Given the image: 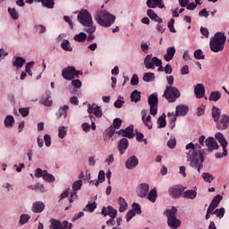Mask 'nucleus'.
Segmentation results:
<instances>
[{
	"instance_id": "1",
	"label": "nucleus",
	"mask_w": 229,
	"mask_h": 229,
	"mask_svg": "<svg viewBox=\"0 0 229 229\" xmlns=\"http://www.w3.org/2000/svg\"><path fill=\"white\" fill-rule=\"evenodd\" d=\"M186 149L188 150L187 162H191V167L197 169L198 173H201V167H203V163L205 162V157L201 153V147L190 142L186 145Z\"/></svg>"
},
{
	"instance_id": "2",
	"label": "nucleus",
	"mask_w": 229,
	"mask_h": 229,
	"mask_svg": "<svg viewBox=\"0 0 229 229\" xmlns=\"http://www.w3.org/2000/svg\"><path fill=\"white\" fill-rule=\"evenodd\" d=\"M105 5L101 6V9H97L93 17L97 24L103 26L104 28H110L114 22H115V15L110 13L108 11L104 10Z\"/></svg>"
},
{
	"instance_id": "3",
	"label": "nucleus",
	"mask_w": 229,
	"mask_h": 229,
	"mask_svg": "<svg viewBox=\"0 0 229 229\" xmlns=\"http://www.w3.org/2000/svg\"><path fill=\"white\" fill-rule=\"evenodd\" d=\"M226 42V36L223 32H216L214 37H211L209 41V47L213 53H219L225 49Z\"/></svg>"
},
{
	"instance_id": "4",
	"label": "nucleus",
	"mask_w": 229,
	"mask_h": 229,
	"mask_svg": "<svg viewBox=\"0 0 229 229\" xmlns=\"http://www.w3.org/2000/svg\"><path fill=\"white\" fill-rule=\"evenodd\" d=\"M178 208L176 207H172L169 209H166L164 213V216L167 217V225L171 229H178L182 226V221L176 217V213Z\"/></svg>"
},
{
	"instance_id": "5",
	"label": "nucleus",
	"mask_w": 229,
	"mask_h": 229,
	"mask_svg": "<svg viewBox=\"0 0 229 229\" xmlns=\"http://www.w3.org/2000/svg\"><path fill=\"white\" fill-rule=\"evenodd\" d=\"M77 19L84 28H90L94 25V21L92 20V14L87 9H81L77 16Z\"/></svg>"
},
{
	"instance_id": "6",
	"label": "nucleus",
	"mask_w": 229,
	"mask_h": 229,
	"mask_svg": "<svg viewBox=\"0 0 229 229\" xmlns=\"http://www.w3.org/2000/svg\"><path fill=\"white\" fill-rule=\"evenodd\" d=\"M163 96L166 98L168 103H174L176 99L180 98L181 93L176 87L166 86Z\"/></svg>"
},
{
	"instance_id": "7",
	"label": "nucleus",
	"mask_w": 229,
	"mask_h": 229,
	"mask_svg": "<svg viewBox=\"0 0 229 229\" xmlns=\"http://www.w3.org/2000/svg\"><path fill=\"white\" fill-rule=\"evenodd\" d=\"M215 139L218 140L220 146L223 148V153L217 152L216 154V158H223V157H226L228 155V150H226V146H228V141L226 140V138H225V135L221 132H216L215 135Z\"/></svg>"
},
{
	"instance_id": "8",
	"label": "nucleus",
	"mask_w": 229,
	"mask_h": 229,
	"mask_svg": "<svg viewBox=\"0 0 229 229\" xmlns=\"http://www.w3.org/2000/svg\"><path fill=\"white\" fill-rule=\"evenodd\" d=\"M62 76L64 80L71 81L74 78H79L80 72L76 71L74 66H67L62 70Z\"/></svg>"
},
{
	"instance_id": "9",
	"label": "nucleus",
	"mask_w": 229,
	"mask_h": 229,
	"mask_svg": "<svg viewBox=\"0 0 229 229\" xmlns=\"http://www.w3.org/2000/svg\"><path fill=\"white\" fill-rule=\"evenodd\" d=\"M148 105L150 106V115H157L158 114V95L157 93H153L148 97Z\"/></svg>"
},
{
	"instance_id": "10",
	"label": "nucleus",
	"mask_w": 229,
	"mask_h": 229,
	"mask_svg": "<svg viewBox=\"0 0 229 229\" xmlns=\"http://www.w3.org/2000/svg\"><path fill=\"white\" fill-rule=\"evenodd\" d=\"M144 65L146 69H155L156 67H160L162 65V60L158 57H152L151 55H148L144 59Z\"/></svg>"
},
{
	"instance_id": "11",
	"label": "nucleus",
	"mask_w": 229,
	"mask_h": 229,
	"mask_svg": "<svg viewBox=\"0 0 229 229\" xmlns=\"http://www.w3.org/2000/svg\"><path fill=\"white\" fill-rule=\"evenodd\" d=\"M83 185V182L81 180H77L72 183V192L71 194L69 202L73 203L74 199H78V191L81 190V186Z\"/></svg>"
},
{
	"instance_id": "12",
	"label": "nucleus",
	"mask_w": 229,
	"mask_h": 229,
	"mask_svg": "<svg viewBox=\"0 0 229 229\" xmlns=\"http://www.w3.org/2000/svg\"><path fill=\"white\" fill-rule=\"evenodd\" d=\"M88 113L89 114V119H92V114H94L95 117H103V110L99 106L96 104L88 105Z\"/></svg>"
},
{
	"instance_id": "13",
	"label": "nucleus",
	"mask_w": 229,
	"mask_h": 229,
	"mask_svg": "<svg viewBox=\"0 0 229 229\" xmlns=\"http://www.w3.org/2000/svg\"><path fill=\"white\" fill-rule=\"evenodd\" d=\"M51 229H71L72 228V225L69 224L67 221H64L63 223H60V221L52 219L51 220V225H50Z\"/></svg>"
},
{
	"instance_id": "14",
	"label": "nucleus",
	"mask_w": 229,
	"mask_h": 229,
	"mask_svg": "<svg viewBox=\"0 0 229 229\" xmlns=\"http://www.w3.org/2000/svg\"><path fill=\"white\" fill-rule=\"evenodd\" d=\"M149 192V185L148 183H140L138 185L136 193L139 198H146Z\"/></svg>"
},
{
	"instance_id": "15",
	"label": "nucleus",
	"mask_w": 229,
	"mask_h": 229,
	"mask_svg": "<svg viewBox=\"0 0 229 229\" xmlns=\"http://www.w3.org/2000/svg\"><path fill=\"white\" fill-rule=\"evenodd\" d=\"M141 120L145 126L151 130L153 128V121H151V115L148 114V110L143 109L141 111Z\"/></svg>"
},
{
	"instance_id": "16",
	"label": "nucleus",
	"mask_w": 229,
	"mask_h": 229,
	"mask_svg": "<svg viewBox=\"0 0 229 229\" xmlns=\"http://www.w3.org/2000/svg\"><path fill=\"white\" fill-rule=\"evenodd\" d=\"M118 135H122V137H127L128 139H133L135 137V134H133V125H130L125 130L121 129L117 131Z\"/></svg>"
},
{
	"instance_id": "17",
	"label": "nucleus",
	"mask_w": 229,
	"mask_h": 229,
	"mask_svg": "<svg viewBox=\"0 0 229 229\" xmlns=\"http://www.w3.org/2000/svg\"><path fill=\"white\" fill-rule=\"evenodd\" d=\"M139 165V158L135 156L130 157L125 162V167L129 170L135 169Z\"/></svg>"
},
{
	"instance_id": "18",
	"label": "nucleus",
	"mask_w": 229,
	"mask_h": 229,
	"mask_svg": "<svg viewBox=\"0 0 229 229\" xmlns=\"http://www.w3.org/2000/svg\"><path fill=\"white\" fill-rule=\"evenodd\" d=\"M103 216H109V217L115 219L117 217V210L112 208V206L104 207L102 208Z\"/></svg>"
},
{
	"instance_id": "19",
	"label": "nucleus",
	"mask_w": 229,
	"mask_h": 229,
	"mask_svg": "<svg viewBox=\"0 0 229 229\" xmlns=\"http://www.w3.org/2000/svg\"><path fill=\"white\" fill-rule=\"evenodd\" d=\"M206 146L209 151H214V149H219V145L214 137H208L206 139Z\"/></svg>"
},
{
	"instance_id": "20",
	"label": "nucleus",
	"mask_w": 229,
	"mask_h": 229,
	"mask_svg": "<svg viewBox=\"0 0 229 229\" xmlns=\"http://www.w3.org/2000/svg\"><path fill=\"white\" fill-rule=\"evenodd\" d=\"M194 94L197 99H201V98H205V86L201 83H199L194 88Z\"/></svg>"
},
{
	"instance_id": "21",
	"label": "nucleus",
	"mask_w": 229,
	"mask_h": 229,
	"mask_svg": "<svg viewBox=\"0 0 229 229\" xmlns=\"http://www.w3.org/2000/svg\"><path fill=\"white\" fill-rule=\"evenodd\" d=\"M129 142L128 139L123 138L118 142V151L120 155H124L126 153V150L128 149Z\"/></svg>"
},
{
	"instance_id": "22",
	"label": "nucleus",
	"mask_w": 229,
	"mask_h": 229,
	"mask_svg": "<svg viewBox=\"0 0 229 229\" xmlns=\"http://www.w3.org/2000/svg\"><path fill=\"white\" fill-rule=\"evenodd\" d=\"M147 6L148 8H165V4H164L163 0H148Z\"/></svg>"
},
{
	"instance_id": "23",
	"label": "nucleus",
	"mask_w": 229,
	"mask_h": 229,
	"mask_svg": "<svg viewBox=\"0 0 229 229\" xmlns=\"http://www.w3.org/2000/svg\"><path fill=\"white\" fill-rule=\"evenodd\" d=\"M44 208H46V204L42 201H36L32 204L31 210L35 214H40L41 212H44Z\"/></svg>"
},
{
	"instance_id": "24",
	"label": "nucleus",
	"mask_w": 229,
	"mask_h": 229,
	"mask_svg": "<svg viewBox=\"0 0 229 229\" xmlns=\"http://www.w3.org/2000/svg\"><path fill=\"white\" fill-rule=\"evenodd\" d=\"M67 112H69V106L64 105L61 106L58 111L56 112L55 115L57 119H62V117H64V119L67 118Z\"/></svg>"
},
{
	"instance_id": "25",
	"label": "nucleus",
	"mask_w": 229,
	"mask_h": 229,
	"mask_svg": "<svg viewBox=\"0 0 229 229\" xmlns=\"http://www.w3.org/2000/svg\"><path fill=\"white\" fill-rule=\"evenodd\" d=\"M171 198H180L182 196V188L179 186H172L168 190Z\"/></svg>"
},
{
	"instance_id": "26",
	"label": "nucleus",
	"mask_w": 229,
	"mask_h": 229,
	"mask_svg": "<svg viewBox=\"0 0 229 229\" xmlns=\"http://www.w3.org/2000/svg\"><path fill=\"white\" fill-rule=\"evenodd\" d=\"M174 55H176V48H174V47H170L166 49V54L164 55V59L165 62H171V60L174 58Z\"/></svg>"
},
{
	"instance_id": "27",
	"label": "nucleus",
	"mask_w": 229,
	"mask_h": 229,
	"mask_svg": "<svg viewBox=\"0 0 229 229\" xmlns=\"http://www.w3.org/2000/svg\"><path fill=\"white\" fill-rule=\"evenodd\" d=\"M187 112H189V107L184 105H179L176 106L175 114L178 117H183V115H187Z\"/></svg>"
},
{
	"instance_id": "28",
	"label": "nucleus",
	"mask_w": 229,
	"mask_h": 229,
	"mask_svg": "<svg viewBox=\"0 0 229 229\" xmlns=\"http://www.w3.org/2000/svg\"><path fill=\"white\" fill-rule=\"evenodd\" d=\"M223 199V196L221 195H216L213 198V199L211 200L208 208H210L211 210H216V208H217V207H219V203H221V200Z\"/></svg>"
},
{
	"instance_id": "29",
	"label": "nucleus",
	"mask_w": 229,
	"mask_h": 229,
	"mask_svg": "<svg viewBox=\"0 0 229 229\" xmlns=\"http://www.w3.org/2000/svg\"><path fill=\"white\" fill-rule=\"evenodd\" d=\"M96 25H93L91 27H88L85 29L86 33H88V37L86 38L88 42H92V40H94L95 36L94 33L96 32Z\"/></svg>"
},
{
	"instance_id": "30",
	"label": "nucleus",
	"mask_w": 229,
	"mask_h": 229,
	"mask_svg": "<svg viewBox=\"0 0 229 229\" xmlns=\"http://www.w3.org/2000/svg\"><path fill=\"white\" fill-rule=\"evenodd\" d=\"M198 196V191L196 190H187L182 193V197L186 199H196Z\"/></svg>"
},
{
	"instance_id": "31",
	"label": "nucleus",
	"mask_w": 229,
	"mask_h": 229,
	"mask_svg": "<svg viewBox=\"0 0 229 229\" xmlns=\"http://www.w3.org/2000/svg\"><path fill=\"white\" fill-rule=\"evenodd\" d=\"M147 15L151 19V21H155L156 22H158L159 24L162 23V18L158 17L157 13H155V11L149 9L147 11Z\"/></svg>"
},
{
	"instance_id": "32",
	"label": "nucleus",
	"mask_w": 229,
	"mask_h": 229,
	"mask_svg": "<svg viewBox=\"0 0 229 229\" xmlns=\"http://www.w3.org/2000/svg\"><path fill=\"white\" fill-rule=\"evenodd\" d=\"M119 203V212H125L128 209V202H126V199L123 197H119L118 199Z\"/></svg>"
},
{
	"instance_id": "33",
	"label": "nucleus",
	"mask_w": 229,
	"mask_h": 229,
	"mask_svg": "<svg viewBox=\"0 0 229 229\" xmlns=\"http://www.w3.org/2000/svg\"><path fill=\"white\" fill-rule=\"evenodd\" d=\"M30 219H31V216L28 214H21L18 222L19 226H24V225L30 222Z\"/></svg>"
},
{
	"instance_id": "34",
	"label": "nucleus",
	"mask_w": 229,
	"mask_h": 229,
	"mask_svg": "<svg viewBox=\"0 0 229 229\" xmlns=\"http://www.w3.org/2000/svg\"><path fill=\"white\" fill-rule=\"evenodd\" d=\"M15 123V119L13 115L8 114L4 121L5 128H12L13 123Z\"/></svg>"
},
{
	"instance_id": "35",
	"label": "nucleus",
	"mask_w": 229,
	"mask_h": 229,
	"mask_svg": "<svg viewBox=\"0 0 229 229\" xmlns=\"http://www.w3.org/2000/svg\"><path fill=\"white\" fill-rule=\"evenodd\" d=\"M73 40H75V42L83 43L85 42V40H87V34L85 32H81L79 34H76L73 37Z\"/></svg>"
},
{
	"instance_id": "36",
	"label": "nucleus",
	"mask_w": 229,
	"mask_h": 229,
	"mask_svg": "<svg viewBox=\"0 0 229 229\" xmlns=\"http://www.w3.org/2000/svg\"><path fill=\"white\" fill-rule=\"evenodd\" d=\"M157 189L151 190L146 196V198H148V201H151V203H155V201H157Z\"/></svg>"
},
{
	"instance_id": "37",
	"label": "nucleus",
	"mask_w": 229,
	"mask_h": 229,
	"mask_svg": "<svg viewBox=\"0 0 229 229\" xmlns=\"http://www.w3.org/2000/svg\"><path fill=\"white\" fill-rule=\"evenodd\" d=\"M24 64H26V59L23 57H16L15 61L13 63V65L17 67V69H21Z\"/></svg>"
},
{
	"instance_id": "38",
	"label": "nucleus",
	"mask_w": 229,
	"mask_h": 229,
	"mask_svg": "<svg viewBox=\"0 0 229 229\" xmlns=\"http://www.w3.org/2000/svg\"><path fill=\"white\" fill-rule=\"evenodd\" d=\"M140 91L135 89L134 91L131 92V99L134 103H139L140 101Z\"/></svg>"
},
{
	"instance_id": "39",
	"label": "nucleus",
	"mask_w": 229,
	"mask_h": 229,
	"mask_svg": "<svg viewBox=\"0 0 229 229\" xmlns=\"http://www.w3.org/2000/svg\"><path fill=\"white\" fill-rule=\"evenodd\" d=\"M36 3H42L46 8H54L55 7V1L53 0H35Z\"/></svg>"
},
{
	"instance_id": "40",
	"label": "nucleus",
	"mask_w": 229,
	"mask_h": 229,
	"mask_svg": "<svg viewBox=\"0 0 229 229\" xmlns=\"http://www.w3.org/2000/svg\"><path fill=\"white\" fill-rule=\"evenodd\" d=\"M166 124H167V122H165V114H163L157 119V128H165Z\"/></svg>"
},
{
	"instance_id": "41",
	"label": "nucleus",
	"mask_w": 229,
	"mask_h": 229,
	"mask_svg": "<svg viewBox=\"0 0 229 229\" xmlns=\"http://www.w3.org/2000/svg\"><path fill=\"white\" fill-rule=\"evenodd\" d=\"M221 99V92L212 91L209 95V101H219Z\"/></svg>"
},
{
	"instance_id": "42",
	"label": "nucleus",
	"mask_w": 229,
	"mask_h": 229,
	"mask_svg": "<svg viewBox=\"0 0 229 229\" xmlns=\"http://www.w3.org/2000/svg\"><path fill=\"white\" fill-rule=\"evenodd\" d=\"M30 189L38 192H46L47 191L46 190V187H44V184H41V183H37L36 185H32L30 186Z\"/></svg>"
},
{
	"instance_id": "43",
	"label": "nucleus",
	"mask_w": 229,
	"mask_h": 229,
	"mask_svg": "<svg viewBox=\"0 0 229 229\" xmlns=\"http://www.w3.org/2000/svg\"><path fill=\"white\" fill-rule=\"evenodd\" d=\"M8 13L13 21H17L19 19V12H17L15 8L9 7Z\"/></svg>"
},
{
	"instance_id": "44",
	"label": "nucleus",
	"mask_w": 229,
	"mask_h": 229,
	"mask_svg": "<svg viewBox=\"0 0 229 229\" xmlns=\"http://www.w3.org/2000/svg\"><path fill=\"white\" fill-rule=\"evenodd\" d=\"M155 80V73L153 72H146L143 75V81L149 83V81H153Z\"/></svg>"
},
{
	"instance_id": "45",
	"label": "nucleus",
	"mask_w": 229,
	"mask_h": 229,
	"mask_svg": "<svg viewBox=\"0 0 229 229\" xmlns=\"http://www.w3.org/2000/svg\"><path fill=\"white\" fill-rule=\"evenodd\" d=\"M61 47L64 51H72V47H71V42H69V40L67 39L63 40V42L61 43Z\"/></svg>"
},
{
	"instance_id": "46",
	"label": "nucleus",
	"mask_w": 229,
	"mask_h": 229,
	"mask_svg": "<svg viewBox=\"0 0 229 229\" xmlns=\"http://www.w3.org/2000/svg\"><path fill=\"white\" fill-rule=\"evenodd\" d=\"M65 135H67V127L60 126L58 128V137H59V139H65Z\"/></svg>"
},
{
	"instance_id": "47",
	"label": "nucleus",
	"mask_w": 229,
	"mask_h": 229,
	"mask_svg": "<svg viewBox=\"0 0 229 229\" xmlns=\"http://www.w3.org/2000/svg\"><path fill=\"white\" fill-rule=\"evenodd\" d=\"M212 117H213L215 123L217 120L221 119V110H219V108L214 107L213 112H212Z\"/></svg>"
},
{
	"instance_id": "48",
	"label": "nucleus",
	"mask_w": 229,
	"mask_h": 229,
	"mask_svg": "<svg viewBox=\"0 0 229 229\" xmlns=\"http://www.w3.org/2000/svg\"><path fill=\"white\" fill-rule=\"evenodd\" d=\"M43 180H46V182H55V176H53V174L47 173V171L45 170L44 174H43Z\"/></svg>"
},
{
	"instance_id": "49",
	"label": "nucleus",
	"mask_w": 229,
	"mask_h": 229,
	"mask_svg": "<svg viewBox=\"0 0 229 229\" xmlns=\"http://www.w3.org/2000/svg\"><path fill=\"white\" fill-rule=\"evenodd\" d=\"M202 178L204 182H208V183H212V182H214V176L208 173H203Z\"/></svg>"
},
{
	"instance_id": "50",
	"label": "nucleus",
	"mask_w": 229,
	"mask_h": 229,
	"mask_svg": "<svg viewBox=\"0 0 229 229\" xmlns=\"http://www.w3.org/2000/svg\"><path fill=\"white\" fill-rule=\"evenodd\" d=\"M213 214H216V216H218L219 219H222V217L225 216V208H220L213 210Z\"/></svg>"
},
{
	"instance_id": "51",
	"label": "nucleus",
	"mask_w": 229,
	"mask_h": 229,
	"mask_svg": "<svg viewBox=\"0 0 229 229\" xmlns=\"http://www.w3.org/2000/svg\"><path fill=\"white\" fill-rule=\"evenodd\" d=\"M196 60H205V55L201 49H198L194 52Z\"/></svg>"
},
{
	"instance_id": "52",
	"label": "nucleus",
	"mask_w": 229,
	"mask_h": 229,
	"mask_svg": "<svg viewBox=\"0 0 229 229\" xmlns=\"http://www.w3.org/2000/svg\"><path fill=\"white\" fill-rule=\"evenodd\" d=\"M96 202H93V203H89L84 208L83 210L85 212H93L94 210H96Z\"/></svg>"
},
{
	"instance_id": "53",
	"label": "nucleus",
	"mask_w": 229,
	"mask_h": 229,
	"mask_svg": "<svg viewBox=\"0 0 229 229\" xmlns=\"http://www.w3.org/2000/svg\"><path fill=\"white\" fill-rule=\"evenodd\" d=\"M34 28H35L36 31H38V33H39L40 35L42 33H46V30H47L46 26H44L42 24H37V25H35Z\"/></svg>"
},
{
	"instance_id": "54",
	"label": "nucleus",
	"mask_w": 229,
	"mask_h": 229,
	"mask_svg": "<svg viewBox=\"0 0 229 229\" xmlns=\"http://www.w3.org/2000/svg\"><path fill=\"white\" fill-rule=\"evenodd\" d=\"M149 46H150L149 41H143L141 43L140 47L143 53H148V51H149Z\"/></svg>"
},
{
	"instance_id": "55",
	"label": "nucleus",
	"mask_w": 229,
	"mask_h": 229,
	"mask_svg": "<svg viewBox=\"0 0 229 229\" xmlns=\"http://www.w3.org/2000/svg\"><path fill=\"white\" fill-rule=\"evenodd\" d=\"M19 112L22 117H28L30 115V108L28 107H21L19 109Z\"/></svg>"
},
{
	"instance_id": "56",
	"label": "nucleus",
	"mask_w": 229,
	"mask_h": 229,
	"mask_svg": "<svg viewBox=\"0 0 229 229\" xmlns=\"http://www.w3.org/2000/svg\"><path fill=\"white\" fill-rule=\"evenodd\" d=\"M44 173H46V170H42L41 168H37L34 173V176H36V178H43Z\"/></svg>"
},
{
	"instance_id": "57",
	"label": "nucleus",
	"mask_w": 229,
	"mask_h": 229,
	"mask_svg": "<svg viewBox=\"0 0 229 229\" xmlns=\"http://www.w3.org/2000/svg\"><path fill=\"white\" fill-rule=\"evenodd\" d=\"M167 146L170 148V149H174L176 148V139L172 138L167 141Z\"/></svg>"
},
{
	"instance_id": "58",
	"label": "nucleus",
	"mask_w": 229,
	"mask_h": 229,
	"mask_svg": "<svg viewBox=\"0 0 229 229\" xmlns=\"http://www.w3.org/2000/svg\"><path fill=\"white\" fill-rule=\"evenodd\" d=\"M167 117H169V123H176V117H178V115H176L174 112H170L167 114Z\"/></svg>"
},
{
	"instance_id": "59",
	"label": "nucleus",
	"mask_w": 229,
	"mask_h": 229,
	"mask_svg": "<svg viewBox=\"0 0 229 229\" xmlns=\"http://www.w3.org/2000/svg\"><path fill=\"white\" fill-rule=\"evenodd\" d=\"M114 160H115V158L114 157V154H110L106 158V164H107V165H112V164H114Z\"/></svg>"
},
{
	"instance_id": "60",
	"label": "nucleus",
	"mask_w": 229,
	"mask_h": 229,
	"mask_svg": "<svg viewBox=\"0 0 229 229\" xmlns=\"http://www.w3.org/2000/svg\"><path fill=\"white\" fill-rule=\"evenodd\" d=\"M44 140L47 148H49L51 146V136H49V134H45Z\"/></svg>"
},
{
	"instance_id": "61",
	"label": "nucleus",
	"mask_w": 229,
	"mask_h": 229,
	"mask_svg": "<svg viewBox=\"0 0 229 229\" xmlns=\"http://www.w3.org/2000/svg\"><path fill=\"white\" fill-rule=\"evenodd\" d=\"M131 85L135 86L139 85V76L137 74H133L131 79Z\"/></svg>"
},
{
	"instance_id": "62",
	"label": "nucleus",
	"mask_w": 229,
	"mask_h": 229,
	"mask_svg": "<svg viewBox=\"0 0 229 229\" xmlns=\"http://www.w3.org/2000/svg\"><path fill=\"white\" fill-rule=\"evenodd\" d=\"M72 85L75 89H81V81L78 79L72 81Z\"/></svg>"
},
{
	"instance_id": "63",
	"label": "nucleus",
	"mask_w": 229,
	"mask_h": 229,
	"mask_svg": "<svg viewBox=\"0 0 229 229\" xmlns=\"http://www.w3.org/2000/svg\"><path fill=\"white\" fill-rule=\"evenodd\" d=\"M134 213L136 214H141V210H140V205L137 204V203H134L132 205V209Z\"/></svg>"
},
{
	"instance_id": "64",
	"label": "nucleus",
	"mask_w": 229,
	"mask_h": 229,
	"mask_svg": "<svg viewBox=\"0 0 229 229\" xmlns=\"http://www.w3.org/2000/svg\"><path fill=\"white\" fill-rule=\"evenodd\" d=\"M205 114V106L201 105L197 109V115L199 117Z\"/></svg>"
}]
</instances>
